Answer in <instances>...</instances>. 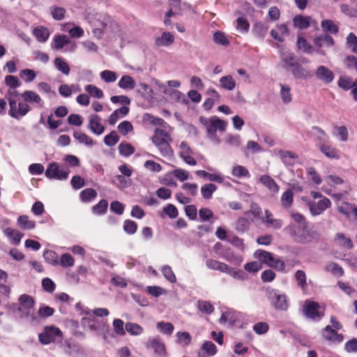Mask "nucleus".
<instances>
[{"label":"nucleus","mask_w":357,"mask_h":357,"mask_svg":"<svg viewBox=\"0 0 357 357\" xmlns=\"http://www.w3.org/2000/svg\"><path fill=\"white\" fill-rule=\"evenodd\" d=\"M289 214L294 222H291L285 230L294 242L307 244L319 238L317 231L309 228L308 222L303 214L293 211Z\"/></svg>","instance_id":"f257e3e1"},{"label":"nucleus","mask_w":357,"mask_h":357,"mask_svg":"<svg viewBox=\"0 0 357 357\" xmlns=\"http://www.w3.org/2000/svg\"><path fill=\"white\" fill-rule=\"evenodd\" d=\"M151 141L159 150L162 156L169 157L173 154V151L169 144L172 138L165 130L156 128L151 137Z\"/></svg>","instance_id":"f03ea898"},{"label":"nucleus","mask_w":357,"mask_h":357,"mask_svg":"<svg viewBox=\"0 0 357 357\" xmlns=\"http://www.w3.org/2000/svg\"><path fill=\"white\" fill-rule=\"evenodd\" d=\"M199 122L206 128L208 137L215 142L217 144L220 143V139L216 137V132L224 131L225 130L227 123L225 121L220 119L216 116H212L210 118L200 116Z\"/></svg>","instance_id":"7ed1b4c3"},{"label":"nucleus","mask_w":357,"mask_h":357,"mask_svg":"<svg viewBox=\"0 0 357 357\" xmlns=\"http://www.w3.org/2000/svg\"><path fill=\"white\" fill-rule=\"evenodd\" d=\"M303 312L304 315L313 321H319L324 316V308L311 300L305 301Z\"/></svg>","instance_id":"20e7f679"},{"label":"nucleus","mask_w":357,"mask_h":357,"mask_svg":"<svg viewBox=\"0 0 357 357\" xmlns=\"http://www.w3.org/2000/svg\"><path fill=\"white\" fill-rule=\"evenodd\" d=\"M266 294L272 305L279 310H287L288 308V300L285 294H279L277 290L268 288Z\"/></svg>","instance_id":"39448f33"},{"label":"nucleus","mask_w":357,"mask_h":357,"mask_svg":"<svg viewBox=\"0 0 357 357\" xmlns=\"http://www.w3.org/2000/svg\"><path fill=\"white\" fill-rule=\"evenodd\" d=\"M38 339L43 344H48L56 341L61 342L62 332L54 326H46L44 331L39 334Z\"/></svg>","instance_id":"423d86ee"},{"label":"nucleus","mask_w":357,"mask_h":357,"mask_svg":"<svg viewBox=\"0 0 357 357\" xmlns=\"http://www.w3.org/2000/svg\"><path fill=\"white\" fill-rule=\"evenodd\" d=\"M69 173L67 167H61L56 162H52L45 171V176L50 179L62 181L68 178Z\"/></svg>","instance_id":"0eeeda50"},{"label":"nucleus","mask_w":357,"mask_h":357,"mask_svg":"<svg viewBox=\"0 0 357 357\" xmlns=\"http://www.w3.org/2000/svg\"><path fill=\"white\" fill-rule=\"evenodd\" d=\"M10 109L8 114L15 119L25 116L30 110V106L24 102H20L17 107V102L12 98H8Z\"/></svg>","instance_id":"6e6552de"},{"label":"nucleus","mask_w":357,"mask_h":357,"mask_svg":"<svg viewBox=\"0 0 357 357\" xmlns=\"http://www.w3.org/2000/svg\"><path fill=\"white\" fill-rule=\"evenodd\" d=\"M312 215L316 216L322 214L327 208L331 206V202L327 197H323L318 202L310 201L307 203Z\"/></svg>","instance_id":"1a4fd4ad"},{"label":"nucleus","mask_w":357,"mask_h":357,"mask_svg":"<svg viewBox=\"0 0 357 357\" xmlns=\"http://www.w3.org/2000/svg\"><path fill=\"white\" fill-rule=\"evenodd\" d=\"M314 45L317 48V52L322 56L326 55V52L322 49L323 47H332L334 45L335 41L333 38L328 34H321L314 38Z\"/></svg>","instance_id":"9d476101"},{"label":"nucleus","mask_w":357,"mask_h":357,"mask_svg":"<svg viewBox=\"0 0 357 357\" xmlns=\"http://www.w3.org/2000/svg\"><path fill=\"white\" fill-rule=\"evenodd\" d=\"M261 222L273 230L280 229L284 225L283 220L280 218H276L268 209L264 211V216L261 218Z\"/></svg>","instance_id":"9b49d317"},{"label":"nucleus","mask_w":357,"mask_h":357,"mask_svg":"<svg viewBox=\"0 0 357 357\" xmlns=\"http://www.w3.org/2000/svg\"><path fill=\"white\" fill-rule=\"evenodd\" d=\"M316 77L324 84L331 83L335 77L333 72L324 66H320L315 72Z\"/></svg>","instance_id":"f8f14e48"},{"label":"nucleus","mask_w":357,"mask_h":357,"mask_svg":"<svg viewBox=\"0 0 357 357\" xmlns=\"http://www.w3.org/2000/svg\"><path fill=\"white\" fill-rule=\"evenodd\" d=\"M321 335L326 340L333 342H341L344 338L342 334L338 333L336 329L332 328L329 325L324 328Z\"/></svg>","instance_id":"ddd939ff"},{"label":"nucleus","mask_w":357,"mask_h":357,"mask_svg":"<svg viewBox=\"0 0 357 357\" xmlns=\"http://www.w3.org/2000/svg\"><path fill=\"white\" fill-rule=\"evenodd\" d=\"M20 307L19 310L24 312L26 315L29 314L35 305L34 299L28 294H22L18 299Z\"/></svg>","instance_id":"4468645a"},{"label":"nucleus","mask_w":357,"mask_h":357,"mask_svg":"<svg viewBox=\"0 0 357 357\" xmlns=\"http://www.w3.org/2000/svg\"><path fill=\"white\" fill-rule=\"evenodd\" d=\"M88 128L97 135H102L105 131V127L100 123V118L98 115L89 116Z\"/></svg>","instance_id":"2eb2a0df"},{"label":"nucleus","mask_w":357,"mask_h":357,"mask_svg":"<svg viewBox=\"0 0 357 357\" xmlns=\"http://www.w3.org/2000/svg\"><path fill=\"white\" fill-rule=\"evenodd\" d=\"M216 346L211 341H205L198 351V357H211L217 353Z\"/></svg>","instance_id":"dca6fc26"},{"label":"nucleus","mask_w":357,"mask_h":357,"mask_svg":"<svg viewBox=\"0 0 357 357\" xmlns=\"http://www.w3.org/2000/svg\"><path fill=\"white\" fill-rule=\"evenodd\" d=\"M148 346L153 349L155 354L158 356H165L166 354L165 344L158 336L149 340Z\"/></svg>","instance_id":"f3484780"},{"label":"nucleus","mask_w":357,"mask_h":357,"mask_svg":"<svg viewBox=\"0 0 357 357\" xmlns=\"http://www.w3.org/2000/svg\"><path fill=\"white\" fill-rule=\"evenodd\" d=\"M259 181L271 192L275 195L280 190V186L270 176L264 174L260 176Z\"/></svg>","instance_id":"a211bd4d"},{"label":"nucleus","mask_w":357,"mask_h":357,"mask_svg":"<svg viewBox=\"0 0 357 357\" xmlns=\"http://www.w3.org/2000/svg\"><path fill=\"white\" fill-rule=\"evenodd\" d=\"M174 42V36L170 32L165 31L160 36L155 39V45L158 47H168Z\"/></svg>","instance_id":"6ab92c4d"},{"label":"nucleus","mask_w":357,"mask_h":357,"mask_svg":"<svg viewBox=\"0 0 357 357\" xmlns=\"http://www.w3.org/2000/svg\"><path fill=\"white\" fill-rule=\"evenodd\" d=\"M290 71L296 79H306L312 76L310 70H308L298 63H296L294 68L290 69Z\"/></svg>","instance_id":"aec40b11"},{"label":"nucleus","mask_w":357,"mask_h":357,"mask_svg":"<svg viewBox=\"0 0 357 357\" xmlns=\"http://www.w3.org/2000/svg\"><path fill=\"white\" fill-rule=\"evenodd\" d=\"M253 256L255 259H258L261 264H265L268 266L271 265V261H273V255L264 250H257L254 252Z\"/></svg>","instance_id":"412c9836"},{"label":"nucleus","mask_w":357,"mask_h":357,"mask_svg":"<svg viewBox=\"0 0 357 357\" xmlns=\"http://www.w3.org/2000/svg\"><path fill=\"white\" fill-rule=\"evenodd\" d=\"M130 111V109L127 106H123L116 110H114L108 118V123L111 126H114L119 119L126 116Z\"/></svg>","instance_id":"4be33fe9"},{"label":"nucleus","mask_w":357,"mask_h":357,"mask_svg":"<svg viewBox=\"0 0 357 357\" xmlns=\"http://www.w3.org/2000/svg\"><path fill=\"white\" fill-rule=\"evenodd\" d=\"M21 97L24 102L29 103H36L40 107H43V101L40 96L33 91H25L21 94Z\"/></svg>","instance_id":"5701e85b"},{"label":"nucleus","mask_w":357,"mask_h":357,"mask_svg":"<svg viewBox=\"0 0 357 357\" xmlns=\"http://www.w3.org/2000/svg\"><path fill=\"white\" fill-rule=\"evenodd\" d=\"M3 233L10 239V243L14 245H18L24 236L21 231L10 227L5 229Z\"/></svg>","instance_id":"b1692460"},{"label":"nucleus","mask_w":357,"mask_h":357,"mask_svg":"<svg viewBox=\"0 0 357 357\" xmlns=\"http://www.w3.org/2000/svg\"><path fill=\"white\" fill-rule=\"evenodd\" d=\"M281 61L282 63V67L286 69H291L298 63L294 58V55L292 52H281Z\"/></svg>","instance_id":"393cba45"},{"label":"nucleus","mask_w":357,"mask_h":357,"mask_svg":"<svg viewBox=\"0 0 357 357\" xmlns=\"http://www.w3.org/2000/svg\"><path fill=\"white\" fill-rule=\"evenodd\" d=\"M320 151L328 158L339 159L338 150L327 144H321L319 146Z\"/></svg>","instance_id":"a878e982"},{"label":"nucleus","mask_w":357,"mask_h":357,"mask_svg":"<svg viewBox=\"0 0 357 357\" xmlns=\"http://www.w3.org/2000/svg\"><path fill=\"white\" fill-rule=\"evenodd\" d=\"M278 154L286 165L291 166L294 165L296 160L298 158V155L290 151L280 150Z\"/></svg>","instance_id":"bb28decb"},{"label":"nucleus","mask_w":357,"mask_h":357,"mask_svg":"<svg viewBox=\"0 0 357 357\" xmlns=\"http://www.w3.org/2000/svg\"><path fill=\"white\" fill-rule=\"evenodd\" d=\"M70 39L66 35H55L52 43V47L55 50H61L65 45L70 43Z\"/></svg>","instance_id":"cd10ccee"},{"label":"nucleus","mask_w":357,"mask_h":357,"mask_svg":"<svg viewBox=\"0 0 357 357\" xmlns=\"http://www.w3.org/2000/svg\"><path fill=\"white\" fill-rule=\"evenodd\" d=\"M294 202V192L292 189H288L283 192L280 198V204L285 209H289Z\"/></svg>","instance_id":"c85d7f7f"},{"label":"nucleus","mask_w":357,"mask_h":357,"mask_svg":"<svg viewBox=\"0 0 357 357\" xmlns=\"http://www.w3.org/2000/svg\"><path fill=\"white\" fill-rule=\"evenodd\" d=\"M143 123L145 125H153L160 127H163L166 124L165 121L158 117H155L150 114L146 113L142 116Z\"/></svg>","instance_id":"c756f323"},{"label":"nucleus","mask_w":357,"mask_h":357,"mask_svg":"<svg viewBox=\"0 0 357 357\" xmlns=\"http://www.w3.org/2000/svg\"><path fill=\"white\" fill-rule=\"evenodd\" d=\"M206 266L209 269L219 271L222 273H226V271L228 270L227 264L212 259L206 260Z\"/></svg>","instance_id":"7c9ffc66"},{"label":"nucleus","mask_w":357,"mask_h":357,"mask_svg":"<svg viewBox=\"0 0 357 357\" xmlns=\"http://www.w3.org/2000/svg\"><path fill=\"white\" fill-rule=\"evenodd\" d=\"M135 85L134 79L130 75L122 76L118 83L119 87L124 90H132L135 89Z\"/></svg>","instance_id":"2f4dec72"},{"label":"nucleus","mask_w":357,"mask_h":357,"mask_svg":"<svg viewBox=\"0 0 357 357\" xmlns=\"http://www.w3.org/2000/svg\"><path fill=\"white\" fill-rule=\"evenodd\" d=\"M220 86L227 91H232L235 89L236 84L231 75H225L220 79Z\"/></svg>","instance_id":"473e14b6"},{"label":"nucleus","mask_w":357,"mask_h":357,"mask_svg":"<svg viewBox=\"0 0 357 357\" xmlns=\"http://www.w3.org/2000/svg\"><path fill=\"white\" fill-rule=\"evenodd\" d=\"M33 34L36 40L40 43H45L47 40L50 36L49 30L44 26H38L33 31Z\"/></svg>","instance_id":"72a5a7b5"},{"label":"nucleus","mask_w":357,"mask_h":357,"mask_svg":"<svg viewBox=\"0 0 357 357\" xmlns=\"http://www.w3.org/2000/svg\"><path fill=\"white\" fill-rule=\"evenodd\" d=\"M176 342L181 346L185 347L191 343L192 337L190 334L186 331H178L176 334Z\"/></svg>","instance_id":"f704fd0d"},{"label":"nucleus","mask_w":357,"mask_h":357,"mask_svg":"<svg viewBox=\"0 0 357 357\" xmlns=\"http://www.w3.org/2000/svg\"><path fill=\"white\" fill-rule=\"evenodd\" d=\"M321 26L324 31L332 34H337L339 31L338 26L333 20H324L321 22Z\"/></svg>","instance_id":"c9c22d12"},{"label":"nucleus","mask_w":357,"mask_h":357,"mask_svg":"<svg viewBox=\"0 0 357 357\" xmlns=\"http://www.w3.org/2000/svg\"><path fill=\"white\" fill-rule=\"evenodd\" d=\"M195 174L197 176L205 178L210 181H215L220 183L223 182V178L220 174H210L204 170H198Z\"/></svg>","instance_id":"e433bc0d"},{"label":"nucleus","mask_w":357,"mask_h":357,"mask_svg":"<svg viewBox=\"0 0 357 357\" xmlns=\"http://www.w3.org/2000/svg\"><path fill=\"white\" fill-rule=\"evenodd\" d=\"M17 225L20 227L24 230L32 229L35 227V222L29 220L27 215H20L17 218Z\"/></svg>","instance_id":"4c0bfd02"},{"label":"nucleus","mask_w":357,"mask_h":357,"mask_svg":"<svg viewBox=\"0 0 357 357\" xmlns=\"http://www.w3.org/2000/svg\"><path fill=\"white\" fill-rule=\"evenodd\" d=\"M335 240L337 242L340 246L347 249H351L353 248V243L351 240L345 236L343 233H337L335 235Z\"/></svg>","instance_id":"58836bf2"},{"label":"nucleus","mask_w":357,"mask_h":357,"mask_svg":"<svg viewBox=\"0 0 357 357\" xmlns=\"http://www.w3.org/2000/svg\"><path fill=\"white\" fill-rule=\"evenodd\" d=\"M125 330L131 335H139L144 331L139 324L132 322H127L125 325Z\"/></svg>","instance_id":"ea45409f"},{"label":"nucleus","mask_w":357,"mask_h":357,"mask_svg":"<svg viewBox=\"0 0 357 357\" xmlns=\"http://www.w3.org/2000/svg\"><path fill=\"white\" fill-rule=\"evenodd\" d=\"M157 329L162 334L171 335L174 330V325L170 322L159 321L156 324Z\"/></svg>","instance_id":"a19ab883"},{"label":"nucleus","mask_w":357,"mask_h":357,"mask_svg":"<svg viewBox=\"0 0 357 357\" xmlns=\"http://www.w3.org/2000/svg\"><path fill=\"white\" fill-rule=\"evenodd\" d=\"M310 17L296 15L294 18V25L300 29H307L310 26Z\"/></svg>","instance_id":"79ce46f5"},{"label":"nucleus","mask_w":357,"mask_h":357,"mask_svg":"<svg viewBox=\"0 0 357 357\" xmlns=\"http://www.w3.org/2000/svg\"><path fill=\"white\" fill-rule=\"evenodd\" d=\"M54 66L56 68L66 75H68L70 71L69 65L60 57L54 59Z\"/></svg>","instance_id":"37998d69"},{"label":"nucleus","mask_w":357,"mask_h":357,"mask_svg":"<svg viewBox=\"0 0 357 357\" xmlns=\"http://www.w3.org/2000/svg\"><path fill=\"white\" fill-rule=\"evenodd\" d=\"M113 183L118 188L124 189L132 185V180L130 178L126 179L123 175H116Z\"/></svg>","instance_id":"c03bdc74"},{"label":"nucleus","mask_w":357,"mask_h":357,"mask_svg":"<svg viewBox=\"0 0 357 357\" xmlns=\"http://www.w3.org/2000/svg\"><path fill=\"white\" fill-rule=\"evenodd\" d=\"M45 260L49 264L56 266L59 265V257L57 253L53 250H45L43 253Z\"/></svg>","instance_id":"a18cd8bd"},{"label":"nucleus","mask_w":357,"mask_h":357,"mask_svg":"<svg viewBox=\"0 0 357 357\" xmlns=\"http://www.w3.org/2000/svg\"><path fill=\"white\" fill-rule=\"evenodd\" d=\"M217 190V187L213 183H206L201 188V194L204 199H208L212 197L213 192Z\"/></svg>","instance_id":"49530a36"},{"label":"nucleus","mask_w":357,"mask_h":357,"mask_svg":"<svg viewBox=\"0 0 357 357\" xmlns=\"http://www.w3.org/2000/svg\"><path fill=\"white\" fill-rule=\"evenodd\" d=\"M236 29L238 31L245 33L248 32L250 24L244 17H239L236 21Z\"/></svg>","instance_id":"de8ad7c7"},{"label":"nucleus","mask_w":357,"mask_h":357,"mask_svg":"<svg viewBox=\"0 0 357 357\" xmlns=\"http://www.w3.org/2000/svg\"><path fill=\"white\" fill-rule=\"evenodd\" d=\"M97 192L92 188L83 190L79 195L80 199L83 202H89L97 197Z\"/></svg>","instance_id":"09e8293b"},{"label":"nucleus","mask_w":357,"mask_h":357,"mask_svg":"<svg viewBox=\"0 0 357 357\" xmlns=\"http://www.w3.org/2000/svg\"><path fill=\"white\" fill-rule=\"evenodd\" d=\"M118 149L120 155L124 157H128L135 152V148L130 144L126 142L121 143Z\"/></svg>","instance_id":"8fccbe9b"},{"label":"nucleus","mask_w":357,"mask_h":357,"mask_svg":"<svg viewBox=\"0 0 357 357\" xmlns=\"http://www.w3.org/2000/svg\"><path fill=\"white\" fill-rule=\"evenodd\" d=\"M73 136L80 144H84L86 146L93 144V139L84 132H75Z\"/></svg>","instance_id":"3c124183"},{"label":"nucleus","mask_w":357,"mask_h":357,"mask_svg":"<svg viewBox=\"0 0 357 357\" xmlns=\"http://www.w3.org/2000/svg\"><path fill=\"white\" fill-rule=\"evenodd\" d=\"M338 86L345 91L351 89L354 85L352 79L347 76H340L337 82Z\"/></svg>","instance_id":"603ef678"},{"label":"nucleus","mask_w":357,"mask_h":357,"mask_svg":"<svg viewBox=\"0 0 357 357\" xmlns=\"http://www.w3.org/2000/svg\"><path fill=\"white\" fill-rule=\"evenodd\" d=\"M74 264V258L68 253L63 254L59 260V265L63 268L72 267Z\"/></svg>","instance_id":"864d4df0"},{"label":"nucleus","mask_w":357,"mask_h":357,"mask_svg":"<svg viewBox=\"0 0 357 357\" xmlns=\"http://www.w3.org/2000/svg\"><path fill=\"white\" fill-rule=\"evenodd\" d=\"M197 307L200 312L206 314H211L214 310L213 305L209 301H198Z\"/></svg>","instance_id":"5fc2aeb1"},{"label":"nucleus","mask_w":357,"mask_h":357,"mask_svg":"<svg viewBox=\"0 0 357 357\" xmlns=\"http://www.w3.org/2000/svg\"><path fill=\"white\" fill-rule=\"evenodd\" d=\"M107 201L105 199H101L97 204L93 206L92 211L94 214L102 215L107 211Z\"/></svg>","instance_id":"6e6d98bb"},{"label":"nucleus","mask_w":357,"mask_h":357,"mask_svg":"<svg viewBox=\"0 0 357 357\" xmlns=\"http://www.w3.org/2000/svg\"><path fill=\"white\" fill-rule=\"evenodd\" d=\"M336 130L337 138L342 142H345L349 139V132L345 126H336L335 127Z\"/></svg>","instance_id":"4d7b16f0"},{"label":"nucleus","mask_w":357,"mask_h":357,"mask_svg":"<svg viewBox=\"0 0 357 357\" xmlns=\"http://www.w3.org/2000/svg\"><path fill=\"white\" fill-rule=\"evenodd\" d=\"M280 96L284 103L287 104L291 101V88L286 84H280Z\"/></svg>","instance_id":"13d9d810"},{"label":"nucleus","mask_w":357,"mask_h":357,"mask_svg":"<svg viewBox=\"0 0 357 357\" xmlns=\"http://www.w3.org/2000/svg\"><path fill=\"white\" fill-rule=\"evenodd\" d=\"M81 324L83 328H88L91 331H96L98 328L97 321L93 318L83 317L81 319Z\"/></svg>","instance_id":"bf43d9fd"},{"label":"nucleus","mask_w":357,"mask_h":357,"mask_svg":"<svg viewBox=\"0 0 357 357\" xmlns=\"http://www.w3.org/2000/svg\"><path fill=\"white\" fill-rule=\"evenodd\" d=\"M84 89L93 98H102L104 96L102 91L93 84H88L85 86Z\"/></svg>","instance_id":"052dcab7"},{"label":"nucleus","mask_w":357,"mask_h":357,"mask_svg":"<svg viewBox=\"0 0 357 357\" xmlns=\"http://www.w3.org/2000/svg\"><path fill=\"white\" fill-rule=\"evenodd\" d=\"M20 76L25 82H31L35 79L36 73L33 70L26 68L20 71Z\"/></svg>","instance_id":"680f3d73"},{"label":"nucleus","mask_w":357,"mask_h":357,"mask_svg":"<svg viewBox=\"0 0 357 357\" xmlns=\"http://www.w3.org/2000/svg\"><path fill=\"white\" fill-rule=\"evenodd\" d=\"M51 13L52 17L55 20H61L64 18L66 14V9L63 7L59 6H52L51 7Z\"/></svg>","instance_id":"e2e57ef3"},{"label":"nucleus","mask_w":357,"mask_h":357,"mask_svg":"<svg viewBox=\"0 0 357 357\" xmlns=\"http://www.w3.org/2000/svg\"><path fill=\"white\" fill-rule=\"evenodd\" d=\"M354 206V204H350L349 202H342L337 206V209L339 213L347 217H349L351 212L353 211Z\"/></svg>","instance_id":"0e129e2a"},{"label":"nucleus","mask_w":357,"mask_h":357,"mask_svg":"<svg viewBox=\"0 0 357 357\" xmlns=\"http://www.w3.org/2000/svg\"><path fill=\"white\" fill-rule=\"evenodd\" d=\"M297 47L298 49L302 50L304 52L307 54H312L313 52V48L311 45H310L307 40L302 38L298 37L297 39Z\"/></svg>","instance_id":"69168bd1"},{"label":"nucleus","mask_w":357,"mask_h":357,"mask_svg":"<svg viewBox=\"0 0 357 357\" xmlns=\"http://www.w3.org/2000/svg\"><path fill=\"white\" fill-rule=\"evenodd\" d=\"M117 129L122 135H126L133 130V126L130 121H123L119 124Z\"/></svg>","instance_id":"338daca9"},{"label":"nucleus","mask_w":357,"mask_h":357,"mask_svg":"<svg viewBox=\"0 0 357 357\" xmlns=\"http://www.w3.org/2000/svg\"><path fill=\"white\" fill-rule=\"evenodd\" d=\"M346 43L347 47L357 54V37L354 33H350L347 36Z\"/></svg>","instance_id":"774afa93"}]
</instances>
